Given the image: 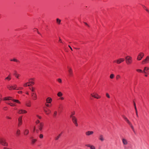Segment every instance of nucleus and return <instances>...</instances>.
<instances>
[{"label": "nucleus", "mask_w": 149, "mask_h": 149, "mask_svg": "<svg viewBox=\"0 0 149 149\" xmlns=\"http://www.w3.org/2000/svg\"><path fill=\"white\" fill-rule=\"evenodd\" d=\"M75 114L74 112H72L71 115H70V117L72 118V122L76 126H78V124L77 123V119L74 115Z\"/></svg>", "instance_id": "1"}, {"label": "nucleus", "mask_w": 149, "mask_h": 149, "mask_svg": "<svg viewBox=\"0 0 149 149\" xmlns=\"http://www.w3.org/2000/svg\"><path fill=\"white\" fill-rule=\"evenodd\" d=\"M0 143L4 146H8V143L6 142V139L2 138H0Z\"/></svg>", "instance_id": "2"}, {"label": "nucleus", "mask_w": 149, "mask_h": 149, "mask_svg": "<svg viewBox=\"0 0 149 149\" xmlns=\"http://www.w3.org/2000/svg\"><path fill=\"white\" fill-rule=\"evenodd\" d=\"M136 71L139 72H143L145 73H146V71L148 73H149V68L145 67L143 71L142 70L139 69H137Z\"/></svg>", "instance_id": "3"}, {"label": "nucleus", "mask_w": 149, "mask_h": 149, "mask_svg": "<svg viewBox=\"0 0 149 149\" xmlns=\"http://www.w3.org/2000/svg\"><path fill=\"white\" fill-rule=\"evenodd\" d=\"M125 60L126 63L128 65L131 64L132 62V58L130 56H127L125 57Z\"/></svg>", "instance_id": "4"}, {"label": "nucleus", "mask_w": 149, "mask_h": 149, "mask_svg": "<svg viewBox=\"0 0 149 149\" xmlns=\"http://www.w3.org/2000/svg\"><path fill=\"white\" fill-rule=\"evenodd\" d=\"M30 89L32 91V99L34 100H35L36 99V93L34 91V89L33 88H30Z\"/></svg>", "instance_id": "5"}, {"label": "nucleus", "mask_w": 149, "mask_h": 149, "mask_svg": "<svg viewBox=\"0 0 149 149\" xmlns=\"http://www.w3.org/2000/svg\"><path fill=\"white\" fill-rule=\"evenodd\" d=\"M38 128L40 130H41L44 126V123L42 122H40L39 120H38Z\"/></svg>", "instance_id": "6"}, {"label": "nucleus", "mask_w": 149, "mask_h": 149, "mask_svg": "<svg viewBox=\"0 0 149 149\" xmlns=\"http://www.w3.org/2000/svg\"><path fill=\"white\" fill-rule=\"evenodd\" d=\"M122 141L124 147L125 149L126 148L125 146L127 145L128 143L126 139L125 138H123L122 139Z\"/></svg>", "instance_id": "7"}, {"label": "nucleus", "mask_w": 149, "mask_h": 149, "mask_svg": "<svg viewBox=\"0 0 149 149\" xmlns=\"http://www.w3.org/2000/svg\"><path fill=\"white\" fill-rule=\"evenodd\" d=\"M144 54L142 52H141L139 53L138 55L137 58V60H140L143 58V56H144Z\"/></svg>", "instance_id": "8"}, {"label": "nucleus", "mask_w": 149, "mask_h": 149, "mask_svg": "<svg viewBox=\"0 0 149 149\" xmlns=\"http://www.w3.org/2000/svg\"><path fill=\"white\" fill-rule=\"evenodd\" d=\"M91 95L92 97H93L95 98L98 99L101 98V96L98 95L97 94L94 93L93 94H91Z\"/></svg>", "instance_id": "9"}, {"label": "nucleus", "mask_w": 149, "mask_h": 149, "mask_svg": "<svg viewBox=\"0 0 149 149\" xmlns=\"http://www.w3.org/2000/svg\"><path fill=\"white\" fill-rule=\"evenodd\" d=\"M44 110L45 113L47 115L49 114L51 112V111L47 107H44Z\"/></svg>", "instance_id": "10"}, {"label": "nucleus", "mask_w": 149, "mask_h": 149, "mask_svg": "<svg viewBox=\"0 0 149 149\" xmlns=\"http://www.w3.org/2000/svg\"><path fill=\"white\" fill-rule=\"evenodd\" d=\"M149 62V56H148L146 58L143 60L142 61V64H144Z\"/></svg>", "instance_id": "11"}, {"label": "nucleus", "mask_w": 149, "mask_h": 149, "mask_svg": "<svg viewBox=\"0 0 149 149\" xmlns=\"http://www.w3.org/2000/svg\"><path fill=\"white\" fill-rule=\"evenodd\" d=\"M123 118L125 120L127 123L129 125H131L132 123L128 120V119L124 115H123L122 116Z\"/></svg>", "instance_id": "12"}, {"label": "nucleus", "mask_w": 149, "mask_h": 149, "mask_svg": "<svg viewBox=\"0 0 149 149\" xmlns=\"http://www.w3.org/2000/svg\"><path fill=\"white\" fill-rule=\"evenodd\" d=\"M18 126H20L22 124V116L18 118Z\"/></svg>", "instance_id": "13"}, {"label": "nucleus", "mask_w": 149, "mask_h": 149, "mask_svg": "<svg viewBox=\"0 0 149 149\" xmlns=\"http://www.w3.org/2000/svg\"><path fill=\"white\" fill-rule=\"evenodd\" d=\"M125 60L124 58H120L117 60V63L118 64H120L123 62Z\"/></svg>", "instance_id": "14"}, {"label": "nucleus", "mask_w": 149, "mask_h": 149, "mask_svg": "<svg viewBox=\"0 0 149 149\" xmlns=\"http://www.w3.org/2000/svg\"><path fill=\"white\" fill-rule=\"evenodd\" d=\"M17 87V86L16 85H14L13 86H9L8 87V88L9 90H11L12 89L13 90L16 89Z\"/></svg>", "instance_id": "15"}, {"label": "nucleus", "mask_w": 149, "mask_h": 149, "mask_svg": "<svg viewBox=\"0 0 149 149\" xmlns=\"http://www.w3.org/2000/svg\"><path fill=\"white\" fill-rule=\"evenodd\" d=\"M68 72L69 75L70 76H71L72 75V72L71 68L69 67H68Z\"/></svg>", "instance_id": "16"}, {"label": "nucleus", "mask_w": 149, "mask_h": 149, "mask_svg": "<svg viewBox=\"0 0 149 149\" xmlns=\"http://www.w3.org/2000/svg\"><path fill=\"white\" fill-rule=\"evenodd\" d=\"M94 132L92 131H88L86 132L85 134L87 136H89L93 134Z\"/></svg>", "instance_id": "17"}, {"label": "nucleus", "mask_w": 149, "mask_h": 149, "mask_svg": "<svg viewBox=\"0 0 149 149\" xmlns=\"http://www.w3.org/2000/svg\"><path fill=\"white\" fill-rule=\"evenodd\" d=\"M46 102L48 103H51L52 102V99L50 97H48L46 99Z\"/></svg>", "instance_id": "18"}, {"label": "nucleus", "mask_w": 149, "mask_h": 149, "mask_svg": "<svg viewBox=\"0 0 149 149\" xmlns=\"http://www.w3.org/2000/svg\"><path fill=\"white\" fill-rule=\"evenodd\" d=\"M27 112L26 111L23 110L22 109L19 110L18 111V113L19 114L25 113H27Z\"/></svg>", "instance_id": "19"}, {"label": "nucleus", "mask_w": 149, "mask_h": 149, "mask_svg": "<svg viewBox=\"0 0 149 149\" xmlns=\"http://www.w3.org/2000/svg\"><path fill=\"white\" fill-rule=\"evenodd\" d=\"M86 146L87 147H90L91 149H95L94 146L93 145H91L89 144L86 145Z\"/></svg>", "instance_id": "20"}, {"label": "nucleus", "mask_w": 149, "mask_h": 149, "mask_svg": "<svg viewBox=\"0 0 149 149\" xmlns=\"http://www.w3.org/2000/svg\"><path fill=\"white\" fill-rule=\"evenodd\" d=\"M12 99H12L11 97H6L3 98V100H12Z\"/></svg>", "instance_id": "21"}, {"label": "nucleus", "mask_w": 149, "mask_h": 149, "mask_svg": "<svg viewBox=\"0 0 149 149\" xmlns=\"http://www.w3.org/2000/svg\"><path fill=\"white\" fill-rule=\"evenodd\" d=\"M99 139L101 141H103L104 140L103 136L101 134L100 135L99 137Z\"/></svg>", "instance_id": "22"}, {"label": "nucleus", "mask_w": 149, "mask_h": 149, "mask_svg": "<svg viewBox=\"0 0 149 149\" xmlns=\"http://www.w3.org/2000/svg\"><path fill=\"white\" fill-rule=\"evenodd\" d=\"M14 75H15V77L17 78H18L19 77V74L17 73V72L16 70H14Z\"/></svg>", "instance_id": "23"}, {"label": "nucleus", "mask_w": 149, "mask_h": 149, "mask_svg": "<svg viewBox=\"0 0 149 149\" xmlns=\"http://www.w3.org/2000/svg\"><path fill=\"white\" fill-rule=\"evenodd\" d=\"M63 133V132H62L58 136L55 138V140H57L60 138L61 136V135Z\"/></svg>", "instance_id": "24"}, {"label": "nucleus", "mask_w": 149, "mask_h": 149, "mask_svg": "<svg viewBox=\"0 0 149 149\" xmlns=\"http://www.w3.org/2000/svg\"><path fill=\"white\" fill-rule=\"evenodd\" d=\"M29 133V130H28L26 129H25L24 132V134L25 135H27Z\"/></svg>", "instance_id": "25"}, {"label": "nucleus", "mask_w": 149, "mask_h": 149, "mask_svg": "<svg viewBox=\"0 0 149 149\" xmlns=\"http://www.w3.org/2000/svg\"><path fill=\"white\" fill-rule=\"evenodd\" d=\"M6 104H7L8 105H9L10 106H11L13 107V106H15V104H14L12 103H9V102H6Z\"/></svg>", "instance_id": "26"}, {"label": "nucleus", "mask_w": 149, "mask_h": 149, "mask_svg": "<svg viewBox=\"0 0 149 149\" xmlns=\"http://www.w3.org/2000/svg\"><path fill=\"white\" fill-rule=\"evenodd\" d=\"M63 94L61 92H59L57 94V95L58 97H61L62 96Z\"/></svg>", "instance_id": "27"}, {"label": "nucleus", "mask_w": 149, "mask_h": 149, "mask_svg": "<svg viewBox=\"0 0 149 149\" xmlns=\"http://www.w3.org/2000/svg\"><path fill=\"white\" fill-rule=\"evenodd\" d=\"M61 20V19H59L58 18H57L56 19V22L58 24H60Z\"/></svg>", "instance_id": "28"}, {"label": "nucleus", "mask_w": 149, "mask_h": 149, "mask_svg": "<svg viewBox=\"0 0 149 149\" xmlns=\"http://www.w3.org/2000/svg\"><path fill=\"white\" fill-rule=\"evenodd\" d=\"M57 114V112L56 111H55L54 112V113L53 115V116L54 118H56Z\"/></svg>", "instance_id": "29"}, {"label": "nucleus", "mask_w": 149, "mask_h": 149, "mask_svg": "<svg viewBox=\"0 0 149 149\" xmlns=\"http://www.w3.org/2000/svg\"><path fill=\"white\" fill-rule=\"evenodd\" d=\"M12 101L17 103L20 104V102L18 100L12 99Z\"/></svg>", "instance_id": "30"}, {"label": "nucleus", "mask_w": 149, "mask_h": 149, "mask_svg": "<svg viewBox=\"0 0 149 149\" xmlns=\"http://www.w3.org/2000/svg\"><path fill=\"white\" fill-rule=\"evenodd\" d=\"M16 134L17 136H19L20 134V130H17L16 132Z\"/></svg>", "instance_id": "31"}, {"label": "nucleus", "mask_w": 149, "mask_h": 149, "mask_svg": "<svg viewBox=\"0 0 149 149\" xmlns=\"http://www.w3.org/2000/svg\"><path fill=\"white\" fill-rule=\"evenodd\" d=\"M49 103H48L46 102L45 103V106L47 108V107H50L51 106V104H49Z\"/></svg>", "instance_id": "32"}, {"label": "nucleus", "mask_w": 149, "mask_h": 149, "mask_svg": "<svg viewBox=\"0 0 149 149\" xmlns=\"http://www.w3.org/2000/svg\"><path fill=\"white\" fill-rule=\"evenodd\" d=\"M10 61H14L16 62H19V61L18 60H17L16 59H15V58H14L13 59H11Z\"/></svg>", "instance_id": "33"}, {"label": "nucleus", "mask_w": 149, "mask_h": 149, "mask_svg": "<svg viewBox=\"0 0 149 149\" xmlns=\"http://www.w3.org/2000/svg\"><path fill=\"white\" fill-rule=\"evenodd\" d=\"M28 83V84L29 85V86H32V85H33L34 84V83L33 82H29L27 83Z\"/></svg>", "instance_id": "34"}, {"label": "nucleus", "mask_w": 149, "mask_h": 149, "mask_svg": "<svg viewBox=\"0 0 149 149\" xmlns=\"http://www.w3.org/2000/svg\"><path fill=\"white\" fill-rule=\"evenodd\" d=\"M36 139H32V143L33 144L36 141Z\"/></svg>", "instance_id": "35"}, {"label": "nucleus", "mask_w": 149, "mask_h": 149, "mask_svg": "<svg viewBox=\"0 0 149 149\" xmlns=\"http://www.w3.org/2000/svg\"><path fill=\"white\" fill-rule=\"evenodd\" d=\"M130 126L131 128L132 129V130L135 133V131H134V128L133 127V126L132 124H131V125H130Z\"/></svg>", "instance_id": "36"}, {"label": "nucleus", "mask_w": 149, "mask_h": 149, "mask_svg": "<svg viewBox=\"0 0 149 149\" xmlns=\"http://www.w3.org/2000/svg\"><path fill=\"white\" fill-rule=\"evenodd\" d=\"M114 77V75L113 74H111L110 76V78L111 79H113Z\"/></svg>", "instance_id": "37"}, {"label": "nucleus", "mask_w": 149, "mask_h": 149, "mask_svg": "<svg viewBox=\"0 0 149 149\" xmlns=\"http://www.w3.org/2000/svg\"><path fill=\"white\" fill-rule=\"evenodd\" d=\"M11 79V78H10L9 77H6L5 79V80H8V81H9L10 80V79Z\"/></svg>", "instance_id": "38"}, {"label": "nucleus", "mask_w": 149, "mask_h": 149, "mask_svg": "<svg viewBox=\"0 0 149 149\" xmlns=\"http://www.w3.org/2000/svg\"><path fill=\"white\" fill-rule=\"evenodd\" d=\"M57 81L59 83H61L62 82L61 79L60 78L58 79H57Z\"/></svg>", "instance_id": "39"}, {"label": "nucleus", "mask_w": 149, "mask_h": 149, "mask_svg": "<svg viewBox=\"0 0 149 149\" xmlns=\"http://www.w3.org/2000/svg\"><path fill=\"white\" fill-rule=\"evenodd\" d=\"M106 96L108 98H110V95H109V94L108 93H106Z\"/></svg>", "instance_id": "40"}, {"label": "nucleus", "mask_w": 149, "mask_h": 149, "mask_svg": "<svg viewBox=\"0 0 149 149\" xmlns=\"http://www.w3.org/2000/svg\"><path fill=\"white\" fill-rule=\"evenodd\" d=\"M26 105L28 107H30L31 106L30 104V103H26Z\"/></svg>", "instance_id": "41"}, {"label": "nucleus", "mask_w": 149, "mask_h": 149, "mask_svg": "<svg viewBox=\"0 0 149 149\" xmlns=\"http://www.w3.org/2000/svg\"><path fill=\"white\" fill-rule=\"evenodd\" d=\"M39 137H40V139L42 138L43 137V135L42 134H40V135Z\"/></svg>", "instance_id": "42"}, {"label": "nucleus", "mask_w": 149, "mask_h": 149, "mask_svg": "<svg viewBox=\"0 0 149 149\" xmlns=\"http://www.w3.org/2000/svg\"><path fill=\"white\" fill-rule=\"evenodd\" d=\"M28 84V83H26L24 84V86H25V87L28 86H29V85Z\"/></svg>", "instance_id": "43"}, {"label": "nucleus", "mask_w": 149, "mask_h": 149, "mask_svg": "<svg viewBox=\"0 0 149 149\" xmlns=\"http://www.w3.org/2000/svg\"><path fill=\"white\" fill-rule=\"evenodd\" d=\"M84 23L86 26H87L88 27H89V26L86 23L84 22Z\"/></svg>", "instance_id": "44"}, {"label": "nucleus", "mask_w": 149, "mask_h": 149, "mask_svg": "<svg viewBox=\"0 0 149 149\" xmlns=\"http://www.w3.org/2000/svg\"><path fill=\"white\" fill-rule=\"evenodd\" d=\"M59 99L61 100H63L64 99V98L63 97H60V98H59Z\"/></svg>", "instance_id": "45"}, {"label": "nucleus", "mask_w": 149, "mask_h": 149, "mask_svg": "<svg viewBox=\"0 0 149 149\" xmlns=\"http://www.w3.org/2000/svg\"><path fill=\"white\" fill-rule=\"evenodd\" d=\"M135 112H136V116L137 117H139V116H138V114L137 111H135Z\"/></svg>", "instance_id": "46"}, {"label": "nucleus", "mask_w": 149, "mask_h": 149, "mask_svg": "<svg viewBox=\"0 0 149 149\" xmlns=\"http://www.w3.org/2000/svg\"><path fill=\"white\" fill-rule=\"evenodd\" d=\"M6 118L8 119H11V118L10 117L8 116H6Z\"/></svg>", "instance_id": "47"}, {"label": "nucleus", "mask_w": 149, "mask_h": 149, "mask_svg": "<svg viewBox=\"0 0 149 149\" xmlns=\"http://www.w3.org/2000/svg\"><path fill=\"white\" fill-rule=\"evenodd\" d=\"M22 92L21 91H19L18 92V93L19 94H20L22 93Z\"/></svg>", "instance_id": "48"}, {"label": "nucleus", "mask_w": 149, "mask_h": 149, "mask_svg": "<svg viewBox=\"0 0 149 149\" xmlns=\"http://www.w3.org/2000/svg\"><path fill=\"white\" fill-rule=\"evenodd\" d=\"M38 118H39V119H41V117L40 116H39L38 115Z\"/></svg>", "instance_id": "49"}, {"label": "nucleus", "mask_w": 149, "mask_h": 149, "mask_svg": "<svg viewBox=\"0 0 149 149\" xmlns=\"http://www.w3.org/2000/svg\"><path fill=\"white\" fill-rule=\"evenodd\" d=\"M113 63H117V60L113 61Z\"/></svg>", "instance_id": "50"}, {"label": "nucleus", "mask_w": 149, "mask_h": 149, "mask_svg": "<svg viewBox=\"0 0 149 149\" xmlns=\"http://www.w3.org/2000/svg\"><path fill=\"white\" fill-rule=\"evenodd\" d=\"M134 108L135 110V111H137L136 106H135L134 107Z\"/></svg>", "instance_id": "51"}, {"label": "nucleus", "mask_w": 149, "mask_h": 149, "mask_svg": "<svg viewBox=\"0 0 149 149\" xmlns=\"http://www.w3.org/2000/svg\"><path fill=\"white\" fill-rule=\"evenodd\" d=\"M69 47H70V49H71V50L72 51V48L70 45H69Z\"/></svg>", "instance_id": "52"}, {"label": "nucleus", "mask_w": 149, "mask_h": 149, "mask_svg": "<svg viewBox=\"0 0 149 149\" xmlns=\"http://www.w3.org/2000/svg\"><path fill=\"white\" fill-rule=\"evenodd\" d=\"M7 108L6 107H4V108H3V109L4 110H7Z\"/></svg>", "instance_id": "53"}, {"label": "nucleus", "mask_w": 149, "mask_h": 149, "mask_svg": "<svg viewBox=\"0 0 149 149\" xmlns=\"http://www.w3.org/2000/svg\"><path fill=\"white\" fill-rule=\"evenodd\" d=\"M3 149H10V148H7L6 147H4Z\"/></svg>", "instance_id": "54"}, {"label": "nucleus", "mask_w": 149, "mask_h": 149, "mask_svg": "<svg viewBox=\"0 0 149 149\" xmlns=\"http://www.w3.org/2000/svg\"><path fill=\"white\" fill-rule=\"evenodd\" d=\"M8 77H9L10 78H11V76H10V74H9L8 76Z\"/></svg>", "instance_id": "55"}, {"label": "nucleus", "mask_w": 149, "mask_h": 149, "mask_svg": "<svg viewBox=\"0 0 149 149\" xmlns=\"http://www.w3.org/2000/svg\"><path fill=\"white\" fill-rule=\"evenodd\" d=\"M147 12L149 14V10H146Z\"/></svg>", "instance_id": "56"}, {"label": "nucleus", "mask_w": 149, "mask_h": 149, "mask_svg": "<svg viewBox=\"0 0 149 149\" xmlns=\"http://www.w3.org/2000/svg\"><path fill=\"white\" fill-rule=\"evenodd\" d=\"M120 77V76L119 75H117V79H118V78H119Z\"/></svg>", "instance_id": "57"}, {"label": "nucleus", "mask_w": 149, "mask_h": 149, "mask_svg": "<svg viewBox=\"0 0 149 149\" xmlns=\"http://www.w3.org/2000/svg\"><path fill=\"white\" fill-rule=\"evenodd\" d=\"M134 107H135V106H136V104H135V102H134Z\"/></svg>", "instance_id": "58"}, {"label": "nucleus", "mask_w": 149, "mask_h": 149, "mask_svg": "<svg viewBox=\"0 0 149 149\" xmlns=\"http://www.w3.org/2000/svg\"><path fill=\"white\" fill-rule=\"evenodd\" d=\"M61 105H60L58 107V109H61Z\"/></svg>", "instance_id": "59"}, {"label": "nucleus", "mask_w": 149, "mask_h": 149, "mask_svg": "<svg viewBox=\"0 0 149 149\" xmlns=\"http://www.w3.org/2000/svg\"><path fill=\"white\" fill-rule=\"evenodd\" d=\"M59 41L61 42H62V41H61V39H60L59 40Z\"/></svg>", "instance_id": "60"}, {"label": "nucleus", "mask_w": 149, "mask_h": 149, "mask_svg": "<svg viewBox=\"0 0 149 149\" xmlns=\"http://www.w3.org/2000/svg\"><path fill=\"white\" fill-rule=\"evenodd\" d=\"M35 130V127H34V129H33V132H34Z\"/></svg>", "instance_id": "61"}, {"label": "nucleus", "mask_w": 149, "mask_h": 149, "mask_svg": "<svg viewBox=\"0 0 149 149\" xmlns=\"http://www.w3.org/2000/svg\"><path fill=\"white\" fill-rule=\"evenodd\" d=\"M26 93V94H27V95L29 94V93L28 92Z\"/></svg>", "instance_id": "62"}, {"label": "nucleus", "mask_w": 149, "mask_h": 149, "mask_svg": "<svg viewBox=\"0 0 149 149\" xmlns=\"http://www.w3.org/2000/svg\"><path fill=\"white\" fill-rule=\"evenodd\" d=\"M90 98V99H91V100H92V99H93L92 98H91V97Z\"/></svg>", "instance_id": "63"}, {"label": "nucleus", "mask_w": 149, "mask_h": 149, "mask_svg": "<svg viewBox=\"0 0 149 149\" xmlns=\"http://www.w3.org/2000/svg\"><path fill=\"white\" fill-rule=\"evenodd\" d=\"M145 76L146 77H147V75H146V74L145 75Z\"/></svg>", "instance_id": "64"}]
</instances>
